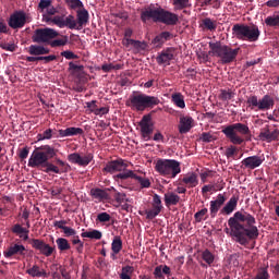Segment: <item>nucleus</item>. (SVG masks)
Returning a JSON list of instances; mask_svg holds the SVG:
<instances>
[{"mask_svg": "<svg viewBox=\"0 0 279 279\" xmlns=\"http://www.w3.org/2000/svg\"><path fill=\"white\" fill-rule=\"evenodd\" d=\"M56 246L59 247L60 252H66L72 248V246L69 245V241L63 238L56 239Z\"/></svg>", "mask_w": 279, "mask_h": 279, "instance_id": "nucleus-45", "label": "nucleus"}, {"mask_svg": "<svg viewBox=\"0 0 279 279\" xmlns=\"http://www.w3.org/2000/svg\"><path fill=\"white\" fill-rule=\"evenodd\" d=\"M171 5H174V11H182L193 7V4L190 3V0H171Z\"/></svg>", "mask_w": 279, "mask_h": 279, "instance_id": "nucleus-38", "label": "nucleus"}, {"mask_svg": "<svg viewBox=\"0 0 279 279\" xmlns=\"http://www.w3.org/2000/svg\"><path fill=\"white\" fill-rule=\"evenodd\" d=\"M255 279H268V270L265 268H260V270H257Z\"/></svg>", "mask_w": 279, "mask_h": 279, "instance_id": "nucleus-60", "label": "nucleus"}, {"mask_svg": "<svg viewBox=\"0 0 279 279\" xmlns=\"http://www.w3.org/2000/svg\"><path fill=\"white\" fill-rule=\"evenodd\" d=\"M111 250L114 254H120V251H123V240H120V236L112 239Z\"/></svg>", "mask_w": 279, "mask_h": 279, "instance_id": "nucleus-43", "label": "nucleus"}, {"mask_svg": "<svg viewBox=\"0 0 279 279\" xmlns=\"http://www.w3.org/2000/svg\"><path fill=\"white\" fill-rule=\"evenodd\" d=\"M235 146H230L226 149V157L227 158H233V156L235 155Z\"/></svg>", "mask_w": 279, "mask_h": 279, "instance_id": "nucleus-63", "label": "nucleus"}, {"mask_svg": "<svg viewBox=\"0 0 279 279\" xmlns=\"http://www.w3.org/2000/svg\"><path fill=\"white\" fill-rule=\"evenodd\" d=\"M141 189H149V179H135Z\"/></svg>", "mask_w": 279, "mask_h": 279, "instance_id": "nucleus-62", "label": "nucleus"}, {"mask_svg": "<svg viewBox=\"0 0 279 279\" xmlns=\"http://www.w3.org/2000/svg\"><path fill=\"white\" fill-rule=\"evenodd\" d=\"M222 135H226L229 142L233 145H241L244 142L251 141L250 126L244 123H233L226 128H222Z\"/></svg>", "mask_w": 279, "mask_h": 279, "instance_id": "nucleus-5", "label": "nucleus"}, {"mask_svg": "<svg viewBox=\"0 0 279 279\" xmlns=\"http://www.w3.org/2000/svg\"><path fill=\"white\" fill-rule=\"evenodd\" d=\"M190 129H193V118H190L189 116L180 117V125H178L180 134H187Z\"/></svg>", "mask_w": 279, "mask_h": 279, "instance_id": "nucleus-25", "label": "nucleus"}, {"mask_svg": "<svg viewBox=\"0 0 279 279\" xmlns=\"http://www.w3.org/2000/svg\"><path fill=\"white\" fill-rule=\"evenodd\" d=\"M56 157V149L50 147V145H43L37 147L32 151V156H28V148L23 147L21 153H17V158L26 159L28 158V168L38 169L44 173H66L69 171V163L63 162L61 159H56V165H52L49 160Z\"/></svg>", "mask_w": 279, "mask_h": 279, "instance_id": "nucleus-1", "label": "nucleus"}, {"mask_svg": "<svg viewBox=\"0 0 279 279\" xmlns=\"http://www.w3.org/2000/svg\"><path fill=\"white\" fill-rule=\"evenodd\" d=\"M77 21L80 27L85 26V24H88V11L85 9L77 11Z\"/></svg>", "mask_w": 279, "mask_h": 279, "instance_id": "nucleus-44", "label": "nucleus"}, {"mask_svg": "<svg viewBox=\"0 0 279 279\" xmlns=\"http://www.w3.org/2000/svg\"><path fill=\"white\" fill-rule=\"evenodd\" d=\"M165 276H171V268H169V266L166 265L155 266V269L153 270V277L155 279H166Z\"/></svg>", "mask_w": 279, "mask_h": 279, "instance_id": "nucleus-26", "label": "nucleus"}, {"mask_svg": "<svg viewBox=\"0 0 279 279\" xmlns=\"http://www.w3.org/2000/svg\"><path fill=\"white\" fill-rule=\"evenodd\" d=\"M110 216L107 213H101L96 216V221H99L101 223L109 222Z\"/></svg>", "mask_w": 279, "mask_h": 279, "instance_id": "nucleus-58", "label": "nucleus"}, {"mask_svg": "<svg viewBox=\"0 0 279 279\" xmlns=\"http://www.w3.org/2000/svg\"><path fill=\"white\" fill-rule=\"evenodd\" d=\"M264 23H266V27L271 29H279V15H268L266 20H264Z\"/></svg>", "mask_w": 279, "mask_h": 279, "instance_id": "nucleus-37", "label": "nucleus"}, {"mask_svg": "<svg viewBox=\"0 0 279 279\" xmlns=\"http://www.w3.org/2000/svg\"><path fill=\"white\" fill-rule=\"evenodd\" d=\"M235 93H233V90L220 89V96H218V98H220V101H230V99H233Z\"/></svg>", "mask_w": 279, "mask_h": 279, "instance_id": "nucleus-46", "label": "nucleus"}, {"mask_svg": "<svg viewBox=\"0 0 279 279\" xmlns=\"http://www.w3.org/2000/svg\"><path fill=\"white\" fill-rule=\"evenodd\" d=\"M85 68L82 65L74 64V62H69V73L72 75L80 74Z\"/></svg>", "mask_w": 279, "mask_h": 279, "instance_id": "nucleus-50", "label": "nucleus"}, {"mask_svg": "<svg viewBox=\"0 0 279 279\" xmlns=\"http://www.w3.org/2000/svg\"><path fill=\"white\" fill-rule=\"evenodd\" d=\"M265 159L260 156H250L241 160V167L246 170H255L260 168Z\"/></svg>", "mask_w": 279, "mask_h": 279, "instance_id": "nucleus-19", "label": "nucleus"}, {"mask_svg": "<svg viewBox=\"0 0 279 279\" xmlns=\"http://www.w3.org/2000/svg\"><path fill=\"white\" fill-rule=\"evenodd\" d=\"M182 184H185L187 189H194L198 186V174L190 173L182 178Z\"/></svg>", "mask_w": 279, "mask_h": 279, "instance_id": "nucleus-33", "label": "nucleus"}, {"mask_svg": "<svg viewBox=\"0 0 279 279\" xmlns=\"http://www.w3.org/2000/svg\"><path fill=\"white\" fill-rule=\"evenodd\" d=\"M125 169H128V163H125V160L114 159V160L107 162V165L105 166V169H102V171H105V173H109V174L130 171V170H125Z\"/></svg>", "mask_w": 279, "mask_h": 279, "instance_id": "nucleus-16", "label": "nucleus"}, {"mask_svg": "<svg viewBox=\"0 0 279 279\" xmlns=\"http://www.w3.org/2000/svg\"><path fill=\"white\" fill-rule=\"evenodd\" d=\"M112 198H114V203H118L119 205L126 202L125 194L120 192H114V195H112Z\"/></svg>", "mask_w": 279, "mask_h": 279, "instance_id": "nucleus-55", "label": "nucleus"}, {"mask_svg": "<svg viewBox=\"0 0 279 279\" xmlns=\"http://www.w3.org/2000/svg\"><path fill=\"white\" fill-rule=\"evenodd\" d=\"M171 104H174L177 108L184 109V96L180 93L171 94Z\"/></svg>", "mask_w": 279, "mask_h": 279, "instance_id": "nucleus-41", "label": "nucleus"}, {"mask_svg": "<svg viewBox=\"0 0 279 279\" xmlns=\"http://www.w3.org/2000/svg\"><path fill=\"white\" fill-rule=\"evenodd\" d=\"M80 236L98 241V240H101V231H98V230L85 231L83 233H80Z\"/></svg>", "mask_w": 279, "mask_h": 279, "instance_id": "nucleus-42", "label": "nucleus"}, {"mask_svg": "<svg viewBox=\"0 0 279 279\" xmlns=\"http://www.w3.org/2000/svg\"><path fill=\"white\" fill-rule=\"evenodd\" d=\"M169 39H171V33L162 32L153 38V46H155V48L163 47V44L169 41Z\"/></svg>", "mask_w": 279, "mask_h": 279, "instance_id": "nucleus-31", "label": "nucleus"}, {"mask_svg": "<svg viewBox=\"0 0 279 279\" xmlns=\"http://www.w3.org/2000/svg\"><path fill=\"white\" fill-rule=\"evenodd\" d=\"M159 104L160 100L158 97L142 94L140 92L131 93L129 100H125V107H129L131 110L136 112H143L144 110L153 109Z\"/></svg>", "mask_w": 279, "mask_h": 279, "instance_id": "nucleus-4", "label": "nucleus"}, {"mask_svg": "<svg viewBox=\"0 0 279 279\" xmlns=\"http://www.w3.org/2000/svg\"><path fill=\"white\" fill-rule=\"evenodd\" d=\"M52 138V129L45 130L43 133L37 134V141H50Z\"/></svg>", "mask_w": 279, "mask_h": 279, "instance_id": "nucleus-48", "label": "nucleus"}, {"mask_svg": "<svg viewBox=\"0 0 279 279\" xmlns=\"http://www.w3.org/2000/svg\"><path fill=\"white\" fill-rule=\"evenodd\" d=\"M201 8L211 7L215 10L219 9V0H199Z\"/></svg>", "mask_w": 279, "mask_h": 279, "instance_id": "nucleus-49", "label": "nucleus"}, {"mask_svg": "<svg viewBox=\"0 0 279 279\" xmlns=\"http://www.w3.org/2000/svg\"><path fill=\"white\" fill-rule=\"evenodd\" d=\"M69 43V38L66 36H61L60 39L48 40V43H37V44H47L50 45V48L64 47Z\"/></svg>", "mask_w": 279, "mask_h": 279, "instance_id": "nucleus-40", "label": "nucleus"}, {"mask_svg": "<svg viewBox=\"0 0 279 279\" xmlns=\"http://www.w3.org/2000/svg\"><path fill=\"white\" fill-rule=\"evenodd\" d=\"M246 109H250L252 112H265L274 109V97L264 95L263 98H257V96L252 95L246 98Z\"/></svg>", "mask_w": 279, "mask_h": 279, "instance_id": "nucleus-9", "label": "nucleus"}, {"mask_svg": "<svg viewBox=\"0 0 279 279\" xmlns=\"http://www.w3.org/2000/svg\"><path fill=\"white\" fill-rule=\"evenodd\" d=\"M4 258H15L16 260H21V258L26 257V246L23 244L12 243L4 250L3 252Z\"/></svg>", "mask_w": 279, "mask_h": 279, "instance_id": "nucleus-13", "label": "nucleus"}, {"mask_svg": "<svg viewBox=\"0 0 279 279\" xmlns=\"http://www.w3.org/2000/svg\"><path fill=\"white\" fill-rule=\"evenodd\" d=\"M123 46L125 48L134 47V49L136 50H144V48L146 47V44L138 40L131 39V38H123Z\"/></svg>", "mask_w": 279, "mask_h": 279, "instance_id": "nucleus-36", "label": "nucleus"}, {"mask_svg": "<svg viewBox=\"0 0 279 279\" xmlns=\"http://www.w3.org/2000/svg\"><path fill=\"white\" fill-rule=\"evenodd\" d=\"M90 112H93L96 116H105L109 113V108L101 107V108L90 109Z\"/></svg>", "mask_w": 279, "mask_h": 279, "instance_id": "nucleus-56", "label": "nucleus"}, {"mask_svg": "<svg viewBox=\"0 0 279 279\" xmlns=\"http://www.w3.org/2000/svg\"><path fill=\"white\" fill-rule=\"evenodd\" d=\"M50 53V49L45 48V46L32 45L28 46V56L39 57Z\"/></svg>", "mask_w": 279, "mask_h": 279, "instance_id": "nucleus-32", "label": "nucleus"}, {"mask_svg": "<svg viewBox=\"0 0 279 279\" xmlns=\"http://www.w3.org/2000/svg\"><path fill=\"white\" fill-rule=\"evenodd\" d=\"M201 28L208 32H215L217 29V23L209 17L201 20Z\"/></svg>", "mask_w": 279, "mask_h": 279, "instance_id": "nucleus-39", "label": "nucleus"}, {"mask_svg": "<svg viewBox=\"0 0 279 279\" xmlns=\"http://www.w3.org/2000/svg\"><path fill=\"white\" fill-rule=\"evenodd\" d=\"M239 204V196H231V199H228V203H226V206H222L220 210V214L230 215L235 210V206Z\"/></svg>", "mask_w": 279, "mask_h": 279, "instance_id": "nucleus-30", "label": "nucleus"}, {"mask_svg": "<svg viewBox=\"0 0 279 279\" xmlns=\"http://www.w3.org/2000/svg\"><path fill=\"white\" fill-rule=\"evenodd\" d=\"M113 179H114V181H124V180H128V179L147 180V178L136 175L135 173H133L132 170H125L123 172L114 174Z\"/></svg>", "mask_w": 279, "mask_h": 279, "instance_id": "nucleus-28", "label": "nucleus"}, {"mask_svg": "<svg viewBox=\"0 0 279 279\" xmlns=\"http://www.w3.org/2000/svg\"><path fill=\"white\" fill-rule=\"evenodd\" d=\"M69 10L82 9V1L80 0H65Z\"/></svg>", "mask_w": 279, "mask_h": 279, "instance_id": "nucleus-51", "label": "nucleus"}, {"mask_svg": "<svg viewBox=\"0 0 279 279\" xmlns=\"http://www.w3.org/2000/svg\"><path fill=\"white\" fill-rule=\"evenodd\" d=\"M58 38V32L52 28H37L32 35V43L34 44H47L52 39Z\"/></svg>", "mask_w": 279, "mask_h": 279, "instance_id": "nucleus-11", "label": "nucleus"}, {"mask_svg": "<svg viewBox=\"0 0 279 279\" xmlns=\"http://www.w3.org/2000/svg\"><path fill=\"white\" fill-rule=\"evenodd\" d=\"M66 160L80 167H88V165H90V161L93 160V155L88 154L82 157L77 153H72V154H69V156L66 157Z\"/></svg>", "mask_w": 279, "mask_h": 279, "instance_id": "nucleus-18", "label": "nucleus"}, {"mask_svg": "<svg viewBox=\"0 0 279 279\" xmlns=\"http://www.w3.org/2000/svg\"><path fill=\"white\" fill-rule=\"evenodd\" d=\"M151 116H143L142 120L140 121V132L142 134V140H145V142H148L151 140L149 135H153V123H151Z\"/></svg>", "mask_w": 279, "mask_h": 279, "instance_id": "nucleus-15", "label": "nucleus"}, {"mask_svg": "<svg viewBox=\"0 0 279 279\" xmlns=\"http://www.w3.org/2000/svg\"><path fill=\"white\" fill-rule=\"evenodd\" d=\"M201 142H204V143L215 142V135H211V133H207V132L201 133Z\"/></svg>", "mask_w": 279, "mask_h": 279, "instance_id": "nucleus-53", "label": "nucleus"}, {"mask_svg": "<svg viewBox=\"0 0 279 279\" xmlns=\"http://www.w3.org/2000/svg\"><path fill=\"white\" fill-rule=\"evenodd\" d=\"M12 29H21L24 25H26V13L23 11H15V13L10 15L8 20V24Z\"/></svg>", "mask_w": 279, "mask_h": 279, "instance_id": "nucleus-17", "label": "nucleus"}, {"mask_svg": "<svg viewBox=\"0 0 279 279\" xmlns=\"http://www.w3.org/2000/svg\"><path fill=\"white\" fill-rule=\"evenodd\" d=\"M45 22L52 23L57 27L63 29H81L80 23L77 20H74L73 15H68L66 17L56 15L53 17L45 16Z\"/></svg>", "mask_w": 279, "mask_h": 279, "instance_id": "nucleus-10", "label": "nucleus"}, {"mask_svg": "<svg viewBox=\"0 0 279 279\" xmlns=\"http://www.w3.org/2000/svg\"><path fill=\"white\" fill-rule=\"evenodd\" d=\"M266 7L274 8V9L279 8V0H268L266 1Z\"/></svg>", "mask_w": 279, "mask_h": 279, "instance_id": "nucleus-64", "label": "nucleus"}, {"mask_svg": "<svg viewBox=\"0 0 279 279\" xmlns=\"http://www.w3.org/2000/svg\"><path fill=\"white\" fill-rule=\"evenodd\" d=\"M179 204V195L174 194L173 192H169L163 194V203L160 202V205H165L166 208L171 206H177Z\"/></svg>", "mask_w": 279, "mask_h": 279, "instance_id": "nucleus-29", "label": "nucleus"}, {"mask_svg": "<svg viewBox=\"0 0 279 279\" xmlns=\"http://www.w3.org/2000/svg\"><path fill=\"white\" fill-rule=\"evenodd\" d=\"M150 206V209H145V213H140V215H145L147 220H154L155 217H158L160 211L163 210V205L160 204V196L158 194H153V203Z\"/></svg>", "mask_w": 279, "mask_h": 279, "instance_id": "nucleus-14", "label": "nucleus"}, {"mask_svg": "<svg viewBox=\"0 0 279 279\" xmlns=\"http://www.w3.org/2000/svg\"><path fill=\"white\" fill-rule=\"evenodd\" d=\"M257 137L263 142L276 141V138H279V130L270 131L268 125H266V128L260 129V134Z\"/></svg>", "mask_w": 279, "mask_h": 279, "instance_id": "nucleus-24", "label": "nucleus"}, {"mask_svg": "<svg viewBox=\"0 0 279 279\" xmlns=\"http://www.w3.org/2000/svg\"><path fill=\"white\" fill-rule=\"evenodd\" d=\"M82 134H84V131H82L81 128L70 126L64 130H59V137L61 138L81 136Z\"/></svg>", "mask_w": 279, "mask_h": 279, "instance_id": "nucleus-27", "label": "nucleus"}, {"mask_svg": "<svg viewBox=\"0 0 279 279\" xmlns=\"http://www.w3.org/2000/svg\"><path fill=\"white\" fill-rule=\"evenodd\" d=\"M61 57L66 60H77L80 57L77 54H74V52L65 50L61 52Z\"/></svg>", "mask_w": 279, "mask_h": 279, "instance_id": "nucleus-54", "label": "nucleus"}, {"mask_svg": "<svg viewBox=\"0 0 279 279\" xmlns=\"http://www.w3.org/2000/svg\"><path fill=\"white\" fill-rule=\"evenodd\" d=\"M171 60H173V48H166L158 53V57H155V62H157L158 65L168 66Z\"/></svg>", "mask_w": 279, "mask_h": 279, "instance_id": "nucleus-21", "label": "nucleus"}, {"mask_svg": "<svg viewBox=\"0 0 279 279\" xmlns=\"http://www.w3.org/2000/svg\"><path fill=\"white\" fill-rule=\"evenodd\" d=\"M133 274V267L125 266L122 269H120V279H131V275Z\"/></svg>", "mask_w": 279, "mask_h": 279, "instance_id": "nucleus-47", "label": "nucleus"}, {"mask_svg": "<svg viewBox=\"0 0 279 279\" xmlns=\"http://www.w3.org/2000/svg\"><path fill=\"white\" fill-rule=\"evenodd\" d=\"M59 230H61L63 232V236L66 238L77 234V231H74L72 228H59Z\"/></svg>", "mask_w": 279, "mask_h": 279, "instance_id": "nucleus-59", "label": "nucleus"}, {"mask_svg": "<svg viewBox=\"0 0 279 279\" xmlns=\"http://www.w3.org/2000/svg\"><path fill=\"white\" fill-rule=\"evenodd\" d=\"M140 20L142 23L153 22L166 26H177V23H179V15L171 11H166L163 8L147 7V9L142 10Z\"/></svg>", "mask_w": 279, "mask_h": 279, "instance_id": "nucleus-3", "label": "nucleus"}, {"mask_svg": "<svg viewBox=\"0 0 279 279\" xmlns=\"http://www.w3.org/2000/svg\"><path fill=\"white\" fill-rule=\"evenodd\" d=\"M231 32L233 33V37L241 41L255 43L260 38V29H257L255 25L233 24Z\"/></svg>", "mask_w": 279, "mask_h": 279, "instance_id": "nucleus-7", "label": "nucleus"}, {"mask_svg": "<svg viewBox=\"0 0 279 279\" xmlns=\"http://www.w3.org/2000/svg\"><path fill=\"white\" fill-rule=\"evenodd\" d=\"M26 227H22L21 225H13V228L10 229V232H13V234L17 235L22 241L28 240V228H32V225H29L28 220H25Z\"/></svg>", "mask_w": 279, "mask_h": 279, "instance_id": "nucleus-22", "label": "nucleus"}, {"mask_svg": "<svg viewBox=\"0 0 279 279\" xmlns=\"http://www.w3.org/2000/svg\"><path fill=\"white\" fill-rule=\"evenodd\" d=\"M155 172H158L160 177L173 179L181 173L179 168V161L173 159H158L155 161Z\"/></svg>", "mask_w": 279, "mask_h": 279, "instance_id": "nucleus-8", "label": "nucleus"}, {"mask_svg": "<svg viewBox=\"0 0 279 279\" xmlns=\"http://www.w3.org/2000/svg\"><path fill=\"white\" fill-rule=\"evenodd\" d=\"M209 50L211 56L220 59V64H230L235 61V57L239 56L240 48H230L229 46L222 45V43H209Z\"/></svg>", "mask_w": 279, "mask_h": 279, "instance_id": "nucleus-6", "label": "nucleus"}, {"mask_svg": "<svg viewBox=\"0 0 279 279\" xmlns=\"http://www.w3.org/2000/svg\"><path fill=\"white\" fill-rule=\"evenodd\" d=\"M201 259L204 260L206 264H201V267L206 268V266H211V264H215V254H211L209 250H204V252H201Z\"/></svg>", "mask_w": 279, "mask_h": 279, "instance_id": "nucleus-35", "label": "nucleus"}, {"mask_svg": "<svg viewBox=\"0 0 279 279\" xmlns=\"http://www.w3.org/2000/svg\"><path fill=\"white\" fill-rule=\"evenodd\" d=\"M72 245H76L74 250H76L80 254L82 253V241H80V236L74 235V238H72Z\"/></svg>", "mask_w": 279, "mask_h": 279, "instance_id": "nucleus-57", "label": "nucleus"}, {"mask_svg": "<svg viewBox=\"0 0 279 279\" xmlns=\"http://www.w3.org/2000/svg\"><path fill=\"white\" fill-rule=\"evenodd\" d=\"M226 201H228V198L225 197V194H217V198L209 202V209L206 210L209 211L211 218L217 217L219 208H222V205L227 204L225 203Z\"/></svg>", "mask_w": 279, "mask_h": 279, "instance_id": "nucleus-20", "label": "nucleus"}, {"mask_svg": "<svg viewBox=\"0 0 279 279\" xmlns=\"http://www.w3.org/2000/svg\"><path fill=\"white\" fill-rule=\"evenodd\" d=\"M209 210L206 208H203L196 213V215H193V218L196 219V223H201V221L205 220L206 214H208Z\"/></svg>", "mask_w": 279, "mask_h": 279, "instance_id": "nucleus-52", "label": "nucleus"}, {"mask_svg": "<svg viewBox=\"0 0 279 279\" xmlns=\"http://www.w3.org/2000/svg\"><path fill=\"white\" fill-rule=\"evenodd\" d=\"M23 241H27L28 245H32V248H34V251L39 252V254L45 257H50L52 255V252H56V247H52L50 246V244L45 243L44 240L27 239Z\"/></svg>", "mask_w": 279, "mask_h": 279, "instance_id": "nucleus-12", "label": "nucleus"}, {"mask_svg": "<svg viewBox=\"0 0 279 279\" xmlns=\"http://www.w3.org/2000/svg\"><path fill=\"white\" fill-rule=\"evenodd\" d=\"M50 3H51L50 0H39L37 8L39 10L50 9V8H52V7H50Z\"/></svg>", "mask_w": 279, "mask_h": 279, "instance_id": "nucleus-61", "label": "nucleus"}, {"mask_svg": "<svg viewBox=\"0 0 279 279\" xmlns=\"http://www.w3.org/2000/svg\"><path fill=\"white\" fill-rule=\"evenodd\" d=\"M26 275L31 276L32 278H47V272L45 269H40L37 265L26 269Z\"/></svg>", "mask_w": 279, "mask_h": 279, "instance_id": "nucleus-34", "label": "nucleus"}, {"mask_svg": "<svg viewBox=\"0 0 279 279\" xmlns=\"http://www.w3.org/2000/svg\"><path fill=\"white\" fill-rule=\"evenodd\" d=\"M112 191V192H117L114 190V187H109L106 190H101V189H90V197L96 199L97 202H105V201H109V194L107 192Z\"/></svg>", "mask_w": 279, "mask_h": 279, "instance_id": "nucleus-23", "label": "nucleus"}, {"mask_svg": "<svg viewBox=\"0 0 279 279\" xmlns=\"http://www.w3.org/2000/svg\"><path fill=\"white\" fill-rule=\"evenodd\" d=\"M255 217L246 211H235L233 217L228 219V227H231V234L235 239V243L241 246L250 244V241L257 240L260 232L255 227Z\"/></svg>", "mask_w": 279, "mask_h": 279, "instance_id": "nucleus-2", "label": "nucleus"}]
</instances>
